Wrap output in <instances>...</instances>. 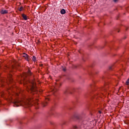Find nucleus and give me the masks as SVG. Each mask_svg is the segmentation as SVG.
Listing matches in <instances>:
<instances>
[{
    "label": "nucleus",
    "mask_w": 129,
    "mask_h": 129,
    "mask_svg": "<svg viewBox=\"0 0 129 129\" xmlns=\"http://www.w3.org/2000/svg\"><path fill=\"white\" fill-rule=\"evenodd\" d=\"M32 101H34L33 100V97H31L28 99H24L21 100H16L14 102V106L18 107L20 105L25 106V107H27L28 105H31V103Z\"/></svg>",
    "instance_id": "f257e3e1"
},
{
    "label": "nucleus",
    "mask_w": 129,
    "mask_h": 129,
    "mask_svg": "<svg viewBox=\"0 0 129 129\" xmlns=\"http://www.w3.org/2000/svg\"><path fill=\"white\" fill-rule=\"evenodd\" d=\"M32 60L33 61H34V62H36V61H37V59L36 58V56H32Z\"/></svg>",
    "instance_id": "f8f14e48"
},
{
    "label": "nucleus",
    "mask_w": 129,
    "mask_h": 129,
    "mask_svg": "<svg viewBox=\"0 0 129 129\" xmlns=\"http://www.w3.org/2000/svg\"><path fill=\"white\" fill-rule=\"evenodd\" d=\"M109 70H112V67L110 66V67H109Z\"/></svg>",
    "instance_id": "6ab92c4d"
},
{
    "label": "nucleus",
    "mask_w": 129,
    "mask_h": 129,
    "mask_svg": "<svg viewBox=\"0 0 129 129\" xmlns=\"http://www.w3.org/2000/svg\"><path fill=\"white\" fill-rule=\"evenodd\" d=\"M82 122H83V124H85V125L87 123L85 121H83Z\"/></svg>",
    "instance_id": "4be33fe9"
},
{
    "label": "nucleus",
    "mask_w": 129,
    "mask_h": 129,
    "mask_svg": "<svg viewBox=\"0 0 129 129\" xmlns=\"http://www.w3.org/2000/svg\"><path fill=\"white\" fill-rule=\"evenodd\" d=\"M74 90H75L74 88L67 89L64 91V93H65V94H67L68 93H70L71 94H72V93L74 92Z\"/></svg>",
    "instance_id": "20e7f679"
},
{
    "label": "nucleus",
    "mask_w": 129,
    "mask_h": 129,
    "mask_svg": "<svg viewBox=\"0 0 129 129\" xmlns=\"http://www.w3.org/2000/svg\"><path fill=\"white\" fill-rule=\"evenodd\" d=\"M8 11L7 10H2L1 11V13L2 14V15H5L6 14H8Z\"/></svg>",
    "instance_id": "0eeeda50"
},
{
    "label": "nucleus",
    "mask_w": 129,
    "mask_h": 129,
    "mask_svg": "<svg viewBox=\"0 0 129 129\" xmlns=\"http://www.w3.org/2000/svg\"><path fill=\"white\" fill-rule=\"evenodd\" d=\"M129 83V79H128L126 82V85H128Z\"/></svg>",
    "instance_id": "2eb2a0df"
},
{
    "label": "nucleus",
    "mask_w": 129,
    "mask_h": 129,
    "mask_svg": "<svg viewBox=\"0 0 129 129\" xmlns=\"http://www.w3.org/2000/svg\"><path fill=\"white\" fill-rule=\"evenodd\" d=\"M113 2H114V3H117V2H118V0H113Z\"/></svg>",
    "instance_id": "412c9836"
},
{
    "label": "nucleus",
    "mask_w": 129,
    "mask_h": 129,
    "mask_svg": "<svg viewBox=\"0 0 129 129\" xmlns=\"http://www.w3.org/2000/svg\"><path fill=\"white\" fill-rule=\"evenodd\" d=\"M48 100H49V97H46L45 98V101L42 103V105L44 107L48 104Z\"/></svg>",
    "instance_id": "423d86ee"
},
{
    "label": "nucleus",
    "mask_w": 129,
    "mask_h": 129,
    "mask_svg": "<svg viewBox=\"0 0 129 129\" xmlns=\"http://www.w3.org/2000/svg\"><path fill=\"white\" fill-rule=\"evenodd\" d=\"M1 96H3V94H1Z\"/></svg>",
    "instance_id": "393cba45"
},
{
    "label": "nucleus",
    "mask_w": 129,
    "mask_h": 129,
    "mask_svg": "<svg viewBox=\"0 0 129 129\" xmlns=\"http://www.w3.org/2000/svg\"><path fill=\"white\" fill-rule=\"evenodd\" d=\"M27 88L28 89V92L32 93L33 92H36L38 91L37 87H36V83L34 81L29 82L28 86L27 85Z\"/></svg>",
    "instance_id": "f03ea898"
},
{
    "label": "nucleus",
    "mask_w": 129,
    "mask_h": 129,
    "mask_svg": "<svg viewBox=\"0 0 129 129\" xmlns=\"http://www.w3.org/2000/svg\"><path fill=\"white\" fill-rule=\"evenodd\" d=\"M99 96H100V95H99Z\"/></svg>",
    "instance_id": "bb28decb"
},
{
    "label": "nucleus",
    "mask_w": 129,
    "mask_h": 129,
    "mask_svg": "<svg viewBox=\"0 0 129 129\" xmlns=\"http://www.w3.org/2000/svg\"><path fill=\"white\" fill-rule=\"evenodd\" d=\"M9 80H10V82H12V81H13V78H10L9 79Z\"/></svg>",
    "instance_id": "aec40b11"
},
{
    "label": "nucleus",
    "mask_w": 129,
    "mask_h": 129,
    "mask_svg": "<svg viewBox=\"0 0 129 129\" xmlns=\"http://www.w3.org/2000/svg\"><path fill=\"white\" fill-rule=\"evenodd\" d=\"M28 75H32V73L31 72V71H28Z\"/></svg>",
    "instance_id": "dca6fc26"
},
{
    "label": "nucleus",
    "mask_w": 129,
    "mask_h": 129,
    "mask_svg": "<svg viewBox=\"0 0 129 129\" xmlns=\"http://www.w3.org/2000/svg\"><path fill=\"white\" fill-rule=\"evenodd\" d=\"M23 9H24V8L23 7H21L20 8H19L18 10L20 12H22V11H23Z\"/></svg>",
    "instance_id": "ddd939ff"
},
{
    "label": "nucleus",
    "mask_w": 129,
    "mask_h": 129,
    "mask_svg": "<svg viewBox=\"0 0 129 129\" xmlns=\"http://www.w3.org/2000/svg\"><path fill=\"white\" fill-rule=\"evenodd\" d=\"M66 122L65 121H63L62 122L61 124H62V125H64V124H66Z\"/></svg>",
    "instance_id": "a211bd4d"
},
{
    "label": "nucleus",
    "mask_w": 129,
    "mask_h": 129,
    "mask_svg": "<svg viewBox=\"0 0 129 129\" xmlns=\"http://www.w3.org/2000/svg\"><path fill=\"white\" fill-rule=\"evenodd\" d=\"M108 87H105L104 88H102V95H104V93H108V94H109L108 93V91L107 90V88ZM103 92H104V93H103Z\"/></svg>",
    "instance_id": "39448f33"
},
{
    "label": "nucleus",
    "mask_w": 129,
    "mask_h": 129,
    "mask_svg": "<svg viewBox=\"0 0 129 129\" xmlns=\"http://www.w3.org/2000/svg\"><path fill=\"white\" fill-rule=\"evenodd\" d=\"M27 55H28V54H26V53H24L23 57H24V58H26V57H27Z\"/></svg>",
    "instance_id": "f3484780"
},
{
    "label": "nucleus",
    "mask_w": 129,
    "mask_h": 129,
    "mask_svg": "<svg viewBox=\"0 0 129 129\" xmlns=\"http://www.w3.org/2000/svg\"><path fill=\"white\" fill-rule=\"evenodd\" d=\"M25 60H26V61H30L31 58H30V56H29V55H27V56L25 57Z\"/></svg>",
    "instance_id": "9b49d317"
},
{
    "label": "nucleus",
    "mask_w": 129,
    "mask_h": 129,
    "mask_svg": "<svg viewBox=\"0 0 129 129\" xmlns=\"http://www.w3.org/2000/svg\"><path fill=\"white\" fill-rule=\"evenodd\" d=\"M22 18H23V19H24V20H25V21H27V20H28V17L27 16V15H25V14H22Z\"/></svg>",
    "instance_id": "6e6552de"
},
{
    "label": "nucleus",
    "mask_w": 129,
    "mask_h": 129,
    "mask_svg": "<svg viewBox=\"0 0 129 129\" xmlns=\"http://www.w3.org/2000/svg\"><path fill=\"white\" fill-rule=\"evenodd\" d=\"M81 115H85V113H84V112H82L79 114L80 116H81Z\"/></svg>",
    "instance_id": "4468645a"
},
{
    "label": "nucleus",
    "mask_w": 129,
    "mask_h": 129,
    "mask_svg": "<svg viewBox=\"0 0 129 129\" xmlns=\"http://www.w3.org/2000/svg\"><path fill=\"white\" fill-rule=\"evenodd\" d=\"M63 71L64 72L66 71V69H63Z\"/></svg>",
    "instance_id": "5701e85b"
},
{
    "label": "nucleus",
    "mask_w": 129,
    "mask_h": 129,
    "mask_svg": "<svg viewBox=\"0 0 129 129\" xmlns=\"http://www.w3.org/2000/svg\"><path fill=\"white\" fill-rule=\"evenodd\" d=\"M99 113H101V112L100 111H99Z\"/></svg>",
    "instance_id": "b1692460"
},
{
    "label": "nucleus",
    "mask_w": 129,
    "mask_h": 129,
    "mask_svg": "<svg viewBox=\"0 0 129 129\" xmlns=\"http://www.w3.org/2000/svg\"><path fill=\"white\" fill-rule=\"evenodd\" d=\"M60 87V86L58 85H57V84H55V86H53L51 88V90L53 92V93L55 95V93H56L57 91H58V89Z\"/></svg>",
    "instance_id": "7ed1b4c3"
},
{
    "label": "nucleus",
    "mask_w": 129,
    "mask_h": 129,
    "mask_svg": "<svg viewBox=\"0 0 129 129\" xmlns=\"http://www.w3.org/2000/svg\"><path fill=\"white\" fill-rule=\"evenodd\" d=\"M126 38V37H125L124 39H125Z\"/></svg>",
    "instance_id": "a878e982"
},
{
    "label": "nucleus",
    "mask_w": 129,
    "mask_h": 129,
    "mask_svg": "<svg viewBox=\"0 0 129 129\" xmlns=\"http://www.w3.org/2000/svg\"><path fill=\"white\" fill-rule=\"evenodd\" d=\"M60 14H61L62 15H64V14H66V11L64 10V9H62L61 10Z\"/></svg>",
    "instance_id": "1a4fd4ad"
},
{
    "label": "nucleus",
    "mask_w": 129,
    "mask_h": 129,
    "mask_svg": "<svg viewBox=\"0 0 129 129\" xmlns=\"http://www.w3.org/2000/svg\"><path fill=\"white\" fill-rule=\"evenodd\" d=\"M54 113H55V112L54 111V109H52L49 112V115H54Z\"/></svg>",
    "instance_id": "9d476101"
}]
</instances>
